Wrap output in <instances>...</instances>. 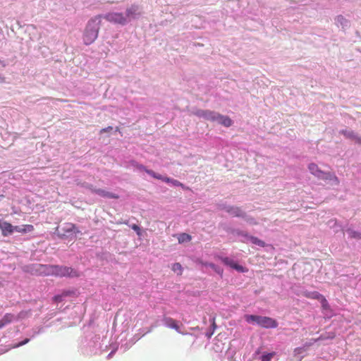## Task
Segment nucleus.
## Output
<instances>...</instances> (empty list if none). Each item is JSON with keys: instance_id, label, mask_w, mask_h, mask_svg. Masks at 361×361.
<instances>
[{"instance_id": "58836bf2", "label": "nucleus", "mask_w": 361, "mask_h": 361, "mask_svg": "<svg viewBox=\"0 0 361 361\" xmlns=\"http://www.w3.org/2000/svg\"><path fill=\"white\" fill-rule=\"evenodd\" d=\"M214 270H215L217 273H219V274H222V270H220L219 269H217L216 267V269H214Z\"/></svg>"}, {"instance_id": "c9c22d12", "label": "nucleus", "mask_w": 361, "mask_h": 361, "mask_svg": "<svg viewBox=\"0 0 361 361\" xmlns=\"http://www.w3.org/2000/svg\"><path fill=\"white\" fill-rule=\"evenodd\" d=\"M131 227L134 231H137V233L139 234L140 228L137 225L133 224Z\"/></svg>"}, {"instance_id": "20e7f679", "label": "nucleus", "mask_w": 361, "mask_h": 361, "mask_svg": "<svg viewBox=\"0 0 361 361\" xmlns=\"http://www.w3.org/2000/svg\"><path fill=\"white\" fill-rule=\"evenodd\" d=\"M142 14V9L139 5L133 4L130 7L127 8L126 11V18L127 21H130L132 19H135Z\"/></svg>"}, {"instance_id": "393cba45", "label": "nucleus", "mask_w": 361, "mask_h": 361, "mask_svg": "<svg viewBox=\"0 0 361 361\" xmlns=\"http://www.w3.org/2000/svg\"><path fill=\"white\" fill-rule=\"evenodd\" d=\"M257 315L246 314L245 315V319L248 323H255Z\"/></svg>"}, {"instance_id": "ddd939ff", "label": "nucleus", "mask_w": 361, "mask_h": 361, "mask_svg": "<svg viewBox=\"0 0 361 361\" xmlns=\"http://www.w3.org/2000/svg\"><path fill=\"white\" fill-rule=\"evenodd\" d=\"M2 235L4 236H7L15 231V226H12L11 224L4 221V224L1 228Z\"/></svg>"}, {"instance_id": "79ce46f5", "label": "nucleus", "mask_w": 361, "mask_h": 361, "mask_svg": "<svg viewBox=\"0 0 361 361\" xmlns=\"http://www.w3.org/2000/svg\"><path fill=\"white\" fill-rule=\"evenodd\" d=\"M61 102H67V100H65V99H59Z\"/></svg>"}, {"instance_id": "ea45409f", "label": "nucleus", "mask_w": 361, "mask_h": 361, "mask_svg": "<svg viewBox=\"0 0 361 361\" xmlns=\"http://www.w3.org/2000/svg\"><path fill=\"white\" fill-rule=\"evenodd\" d=\"M4 326V323L0 321V329Z\"/></svg>"}, {"instance_id": "a211bd4d", "label": "nucleus", "mask_w": 361, "mask_h": 361, "mask_svg": "<svg viewBox=\"0 0 361 361\" xmlns=\"http://www.w3.org/2000/svg\"><path fill=\"white\" fill-rule=\"evenodd\" d=\"M303 295L307 298L315 299V300H320L323 297V295L317 291H313V292L306 291V292L303 293Z\"/></svg>"}, {"instance_id": "f257e3e1", "label": "nucleus", "mask_w": 361, "mask_h": 361, "mask_svg": "<svg viewBox=\"0 0 361 361\" xmlns=\"http://www.w3.org/2000/svg\"><path fill=\"white\" fill-rule=\"evenodd\" d=\"M99 22L94 18L89 20L83 34V42L86 45L92 44L98 37Z\"/></svg>"}, {"instance_id": "412c9836", "label": "nucleus", "mask_w": 361, "mask_h": 361, "mask_svg": "<svg viewBox=\"0 0 361 361\" xmlns=\"http://www.w3.org/2000/svg\"><path fill=\"white\" fill-rule=\"evenodd\" d=\"M14 315L11 313L6 314L4 317L0 319L1 322L4 323V325H6L8 324H10L13 319H14Z\"/></svg>"}, {"instance_id": "7c9ffc66", "label": "nucleus", "mask_w": 361, "mask_h": 361, "mask_svg": "<svg viewBox=\"0 0 361 361\" xmlns=\"http://www.w3.org/2000/svg\"><path fill=\"white\" fill-rule=\"evenodd\" d=\"M61 294L64 298V297H67V296L74 294V292L71 291V290H66V291H63Z\"/></svg>"}, {"instance_id": "7ed1b4c3", "label": "nucleus", "mask_w": 361, "mask_h": 361, "mask_svg": "<svg viewBox=\"0 0 361 361\" xmlns=\"http://www.w3.org/2000/svg\"><path fill=\"white\" fill-rule=\"evenodd\" d=\"M104 18L110 23L122 25L128 23L127 18L122 13H109L105 16Z\"/></svg>"}, {"instance_id": "c85d7f7f", "label": "nucleus", "mask_w": 361, "mask_h": 361, "mask_svg": "<svg viewBox=\"0 0 361 361\" xmlns=\"http://www.w3.org/2000/svg\"><path fill=\"white\" fill-rule=\"evenodd\" d=\"M306 349L304 347L296 348L294 350V356L296 357L298 355H302L305 352Z\"/></svg>"}, {"instance_id": "a878e982", "label": "nucleus", "mask_w": 361, "mask_h": 361, "mask_svg": "<svg viewBox=\"0 0 361 361\" xmlns=\"http://www.w3.org/2000/svg\"><path fill=\"white\" fill-rule=\"evenodd\" d=\"M276 355L275 352H272L270 353H267L265 355H263L262 356V360L261 361H271V360L273 358V357Z\"/></svg>"}, {"instance_id": "f8f14e48", "label": "nucleus", "mask_w": 361, "mask_h": 361, "mask_svg": "<svg viewBox=\"0 0 361 361\" xmlns=\"http://www.w3.org/2000/svg\"><path fill=\"white\" fill-rule=\"evenodd\" d=\"M54 267V265L51 264H39L37 270L39 271L40 274L44 276H53Z\"/></svg>"}, {"instance_id": "cd10ccee", "label": "nucleus", "mask_w": 361, "mask_h": 361, "mask_svg": "<svg viewBox=\"0 0 361 361\" xmlns=\"http://www.w3.org/2000/svg\"><path fill=\"white\" fill-rule=\"evenodd\" d=\"M324 310H330V305L326 299L323 296L319 300Z\"/></svg>"}, {"instance_id": "9b49d317", "label": "nucleus", "mask_w": 361, "mask_h": 361, "mask_svg": "<svg viewBox=\"0 0 361 361\" xmlns=\"http://www.w3.org/2000/svg\"><path fill=\"white\" fill-rule=\"evenodd\" d=\"M226 211L231 214L233 216L236 217H244L245 216V214L241 208L238 207H233V206H229L226 207Z\"/></svg>"}, {"instance_id": "473e14b6", "label": "nucleus", "mask_w": 361, "mask_h": 361, "mask_svg": "<svg viewBox=\"0 0 361 361\" xmlns=\"http://www.w3.org/2000/svg\"><path fill=\"white\" fill-rule=\"evenodd\" d=\"M212 327H213V331L212 333H210L209 334H208V337H211L212 335L214 333V330L216 329V324H215V320L214 319H212Z\"/></svg>"}, {"instance_id": "aec40b11", "label": "nucleus", "mask_w": 361, "mask_h": 361, "mask_svg": "<svg viewBox=\"0 0 361 361\" xmlns=\"http://www.w3.org/2000/svg\"><path fill=\"white\" fill-rule=\"evenodd\" d=\"M319 178L324 179V180H330L334 181V183L337 185L338 184L339 181L338 178L330 173H324L322 175V177H319Z\"/></svg>"}, {"instance_id": "e433bc0d", "label": "nucleus", "mask_w": 361, "mask_h": 361, "mask_svg": "<svg viewBox=\"0 0 361 361\" xmlns=\"http://www.w3.org/2000/svg\"><path fill=\"white\" fill-rule=\"evenodd\" d=\"M262 318V316L257 315V320H256L255 323L257 324L259 326H261Z\"/></svg>"}, {"instance_id": "0eeeda50", "label": "nucleus", "mask_w": 361, "mask_h": 361, "mask_svg": "<svg viewBox=\"0 0 361 361\" xmlns=\"http://www.w3.org/2000/svg\"><path fill=\"white\" fill-rule=\"evenodd\" d=\"M61 235L62 236H66L73 233H79V231L76 229L75 224L72 223H65L61 227Z\"/></svg>"}, {"instance_id": "4c0bfd02", "label": "nucleus", "mask_w": 361, "mask_h": 361, "mask_svg": "<svg viewBox=\"0 0 361 361\" xmlns=\"http://www.w3.org/2000/svg\"><path fill=\"white\" fill-rule=\"evenodd\" d=\"M247 221L254 224H257V222L255 221V219L253 218H250L247 219Z\"/></svg>"}, {"instance_id": "4be33fe9", "label": "nucleus", "mask_w": 361, "mask_h": 361, "mask_svg": "<svg viewBox=\"0 0 361 361\" xmlns=\"http://www.w3.org/2000/svg\"><path fill=\"white\" fill-rule=\"evenodd\" d=\"M191 239H192L191 235L189 234L185 233H180L178 237V240L180 243H183L185 242H189L191 240Z\"/></svg>"}, {"instance_id": "9d476101", "label": "nucleus", "mask_w": 361, "mask_h": 361, "mask_svg": "<svg viewBox=\"0 0 361 361\" xmlns=\"http://www.w3.org/2000/svg\"><path fill=\"white\" fill-rule=\"evenodd\" d=\"M221 260L224 264L233 268V269H235V270H237L238 271H241V272L244 271L243 267H242L241 265H239L234 260H233L228 257H221Z\"/></svg>"}, {"instance_id": "f03ea898", "label": "nucleus", "mask_w": 361, "mask_h": 361, "mask_svg": "<svg viewBox=\"0 0 361 361\" xmlns=\"http://www.w3.org/2000/svg\"><path fill=\"white\" fill-rule=\"evenodd\" d=\"M53 276L56 277L78 278L80 276V274L72 267L54 265Z\"/></svg>"}, {"instance_id": "a19ab883", "label": "nucleus", "mask_w": 361, "mask_h": 361, "mask_svg": "<svg viewBox=\"0 0 361 361\" xmlns=\"http://www.w3.org/2000/svg\"><path fill=\"white\" fill-rule=\"evenodd\" d=\"M338 19H341V20H344L343 17H342V16H338Z\"/></svg>"}, {"instance_id": "5701e85b", "label": "nucleus", "mask_w": 361, "mask_h": 361, "mask_svg": "<svg viewBox=\"0 0 361 361\" xmlns=\"http://www.w3.org/2000/svg\"><path fill=\"white\" fill-rule=\"evenodd\" d=\"M347 232L350 238L361 239V233L353 231L352 229H348Z\"/></svg>"}, {"instance_id": "423d86ee", "label": "nucleus", "mask_w": 361, "mask_h": 361, "mask_svg": "<svg viewBox=\"0 0 361 361\" xmlns=\"http://www.w3.org/2000/svg\"><path fill=\"white\" fill-rule=\"evenodd\" d=\"M196 115L207 121H215L218 113L209 110H199L196 112Z\"/></svg>"}, {"instance_id": "1a4fd4ad", "label": "nucleus", "mask_w": 361, "mask_h": 361, "mask_svg": "<svg viewBox=\"0 0 361 361\" xmlns=\"http://www.w3.org/2000/svg\"><path fill=\"white\" fill-rule=\"evenodd\" d=\"M163 322L166 326L173 329L180 334H185V333L181 331L180 326L175 319L169 317H165L164 318Z\"/></svg>"}, {"instance_id": "6ab92c4d", "label": "nucleus", "mask_w": 361, "mask_h": 361, "mask_svg": "<svg viewBox=\"0 0 361 361\" xmlns=\"http://www.w3.org/2000/svg\"><path fill=\"white\" fill-rule=\"evenodd\" d=\"M159 179H161L162 180H164V181H165L166 183H169L170 182V183H171L175 186H180L183 189H188V187H185L183 183H181L180 182H179L177 180L170 179L169 178H161L160 176H159Z\"/></svg>"}, {"instance_id": "39448f33", "label": "nucleus", "mask_w": 361, "mask_h": 361, "mask_svg": "<svg viewBox=\"0 0 361 361\" xmlns=\"http://www.w3.org/2000/svg\"><path fill=\"white\" fill-rule=\"evenodd\" d=\"M87 188L92 193H95V194L99 195V196L103 197H107V198H111V199H118L119 198V196L118 195L106 191L105 190H103V189L96 188L92 185H89L87 186Z\"/></svg>"}, {"instance_id": "dca6fc26", "label": "nucleus", "mask_w": 361, "mask_h": 361, "mask_svg": "<svg viewBox=\"0 0 361 361\" xmlns=\"http://www.w3.org/2000/svg\"><path fill=\"white\" fill-rule=\"evenodd\" d=\"M242 235L243 236L247 237V239L254 245H258L259 247H264L266 245L265 243L263 240L259 239L257 237L252 236V235H248L247 234H243L242 233Z\"/></svg>"}, {"instance_id": "bb28decb", "label": "nucleus", "mask_w": 361, "mask_h": 361, "mask_svg": "<svg viewBox=\"0 0 361 361\" xmlns=\"http://www.w3.org/2000/svg\"><path fill=\"white\" fill-rule=\"evenodd\" d=\"M341 133L345 136L346 137L349 138H355V135L353 131H348L347 130H343L341 131Z\"/></svg>"}, {"instance_id": "2f4dec72", "label": "nucleus", "mask_w": 361, "mask_h": 361, "mask_svg": "<svg viewBox=\"0 0 361 361\" xmlns=\"http://www.w3.org/2000/svg\"><path fill=\"white\" fill-rule=\"evenodd\" d=\"M63 296L62 295V294L61 295H55L54 298V300L56 301V302H61L62 301V299H63Z\"/></svg>"}, {"instance_id": "2eb2a0df", "label": "nucleus", "mask_w": 361, "mask_h": 361, "mask_svg": "<svg viewBox=\"0 0 361 361\" xmlns=\"http://www.w3.org/2000/svg\"><path fill=\"white\" fill-rule=\"evenodd\" d=\"M308 169L312 174H313L314 176H317L319 178V177H322V175L324 174V171L320 170L316 164H310L308 166Z\"/></svg>"}, {"instance_id": "f704fd0d", "label": "nucleus", "mask_w": 361, "mask_h": 361, "mask_svg": "<svg viewBox=\"0 0 361 361\" xmlns=\"http://www.w3.org/2000/svg\"><path fill=\"white\" fill-rule=\"evenodd\" d=\"M202 264L205 265V266H209L211 268H212L213 269H216V266L215 264H212V263H203V262H201Z\"/></svg>"}, {"instance_id": "f3484780", "label": "nucleus", "mask_w": 361, "mask_h": 361, "mask_svg": "<svg viewBox=\"0 0 361 361\" xmlns=\"http://www.w3.org/2000/svg\"><path fill=\"white\" fill-rule=\"evenodd\" d=\"M34 231V226L30 224L23 225L22 226H15V231L18 233H30Z\"/></svg>"}, {"instance_id": "4468645a", "label": "nucleus", "mask_w": 361, "mask_h": 361, "mask_svg": "<svg viewBox=\"0 0 361 361\" xmlns=\"http://www.w3.org/2000/svg\"><path fill=\"white\" fill-rule=\"evenodd\" d=\"M215 121L219 122L220 124L226 127H230L233 123L231 119L228 116H223L219 114H218Z\"/></svg>"}, {"instance_id": "c756f323", "label": "nucleus", "mask_w": 361, "mask_h": 361, "mask_svg": "<svg viewBox=\"0 0 361 361\" xmlns=\"http://www.w3.org/2000/svg\"><path fill=\"white\" fill-rule=\"evenodd\" d=\"M112 127L111 126H109L107 128H102L100 130V134H102L104 133H107V132H109L111 130H112Z\"/></svg>"}, {"instance_id": "6e6552de", "label": "nucleus", "mask_w": 361, "mask_h": 361, "mask_svg": "<svg viewBox=\"0 0 361 361\" xmlns=\"http://www.w3.org/2000/svg\"><path fill=\"white\" fill-rule=\"evenodd\" d=\"M260 326L266 329H274L278 326V322L271 317L262 316Z\"/></svg>"}, {"instance_id": "72a5a7b5", "label": "nucleus", "mask_w": 361, "mask_h": 361, "mask_svg": "<svg viewBox=\"0 0 361 361\" xmlns=\"http://www.w3.org/2000/svg\"><path fill=\"white\" fill-rule=\"evenodd\" d=\"M29 341L30 340L28 338H26L24 341H23L20 343H19L16 346L18 347V346L23 345L29 342Z\"/></svg>"}, {"instance_id": "b1692460", "label": "nucleus", "mask_w": 361, "mask_h": 361, "mask_svg": "<svg viewBox=\"0 0 361 361\" xmlns=\"http://www.w3.org/2000/svg\"><path fill=\"white\" fill-rule=\"evenodd\" d=\"M172 270L174 272H176L178 274L181 275L183 271V268L180 264L175 263L172 266Z\"/></svg>"}]
</instances>
